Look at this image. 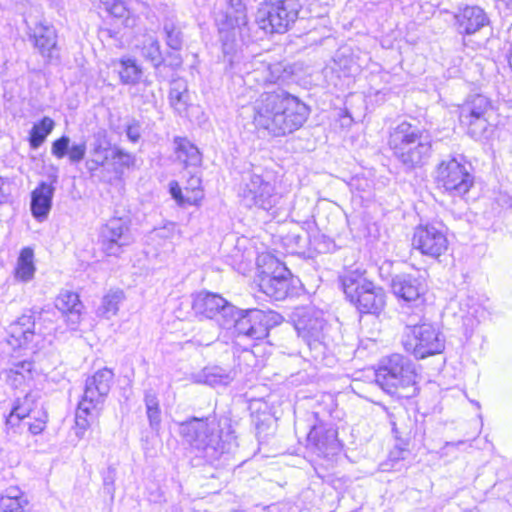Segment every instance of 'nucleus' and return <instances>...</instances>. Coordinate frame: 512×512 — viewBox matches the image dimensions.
Returning a JSON list of instances; mask_svg holds the SVG:
<instances>
[{"mask_svg":"<svg viewBox=\"0 0 512 512\" xmlns=\"http://www.w3.org/2000/svg\"><path fill=\"white\" fill-rule=\"evenodd\" d=\"M178 433L196 456L208 463L215 462L237 446L230 427L224 432L215 418L192 417L179 423Z\"/></svg>","mask_w":512,"mask_h":512,"instance_id":"f03ea898","label":"nucleus"},{"mask_svg":"<svg viewBox=\"0 0 512 512\" xmlns=\"http://www.w3.org/2000/svg\"><path fill=\"white\" fill-rule=\"evenodd\" d=\"M228 61L230 62L231 65H233V59L232 58H229Z\"/></svg>","mask_w":512,"mask_h":512,"instance_id":"13d9d810","label":"nucleus"},{"mask_svg":"<svg viewBox=\"0 0 512 512\" xmlns=\"http://www.w3.org/2000/svg\"><path fill=\"white\" fill-rule=\"evenodd\" d=\"M54 187L46 182H41L31 195V212L39 221L47 218L52 205Z\"/></svg>","mask_w":512,"mask_h":512,"instance_id":"bb28decb","label":"nucleus"},{"mask_svg":"<svg viewBox=\"0 0 512 512\" xmlns=\"http://www.w3.org/2000/svg\"><path fill=\"white\" fill-rule=\"evenodd\" d=\"M99 242L108 256H119L123 248L132 242L129 220L114 217L101 227Z\"/></svg>","mask_w":512,"mask_h":512,"instance_id":"f3484780","label":"nucleus"},{"mask_svg":"<svg viewBox=\"0 0 512 512\" xmlns=\"http://www.w3.org/2000/svg\"><path fill=\"white\" fill-rule=\"evenodd\" d=\"M95 141L93 143L92 154L98 156L102 153H106L109 149V141L104 131L95 134Z\"/></svg>","mask_w":512,"mask_h":512,"instance_id":"a18cd8bd","label":"nucleus"},{"mask_svg":"<svg viewBox=\"0 0 512 512\" xmlns=\"http://www.w3.org/2000/svg\"><path fill=\"white\" fill-rule=\"evenodd\" d=\"M144 402L149 426L153 431L158 432L161 425V410L156 393L153 390H147L145 392Z\"/></svg>","mask_w":512,"mask_h":512,"instance_id":"c9c22d12","label":"nucleus"},{"mask_svg":"<svg viewBox=\"0 0 512 512\" xmlns=\"http://www.w3.org/2000/svg\"><path fill=\"white\" fill-rule=\"evenodd\" d=\"M391 289L398 299L419 306L424 303L427 285L422 278L403 273L392 278Z\"/></svg>","mask_w":512,"mask_h":512,"instance_id":"aec40b11","label":"nucleus"},{"mask_svg":"<svg viewBox=\"0 0 512 512\" xmlns=\"http://www.w3.org/2000/svg\"><path fill=\"white\" fill-rule=\"evenodd\" d=\"M491 110V102L481 94L470 96L460 107L459 119L467 127L468 134L478 140L488 129L487 114Z\"/></svg>","mask_w":512,"mask_h":512,"instance_id":"dca6fc26","label":"nucleus"},{"mask_svg":"<svg viewBox=\"0 0 512 512\" xmlns=\"http://www.w3.org/2000/svg\"><path fill=\"white\" fill-rule=\"evenodd\" d=\"M54 128V121L49 117H44L39 123L35 124L30 131V146L38 148L51 133Z\"/></svg>","mask_w":512,"mask_h":512,"instance_id":"58836bf2","label":"nucleus"},{"mask_svg":"<svg viewBox=\"0 0 512 512\" xmlns=\"http://www.w3.org/2000/svg\"><path fill=\"white\" fill-rule=\"evenodd\" d=\"M170 193L172 197L178 202L180 205L184 204H193V201L190 200V198H185L182 195L181 188L179 187L177 182H171L170 183Z\"/></svg>","mask_w":512,"mask_h":512,"instance_id":"de8ad7c7","label":"nucleus"},{"mask_svg":"<svg viewBox=\"0 0 512 512\" xmlns=\"http://www.w3.org/2000/svg\"><path fill=\"white\" fill-rule=\"evenodd\" d=\"M505 2L508 6L512 7V0H502Z\"/></svg>","mask_w":512,"mask_h":512,"instance_id":"4d7b16f0","label":"nucleus"},{"mask_svg":"<svg viewBox=\"0 0 512 512\" xmlns=\"http://www.w3.org/2000/svg\"><path fill=\"white\" fill-rule=\"evenodd\" d=\"M446 229L441 223L420 224L415 227L412 247L422 255L439 258L448 249Z\"/></svg>","mask_w":512,"mask_h":512,"instance_id":"2eb2a0df","label":"nucleus"},{"mask_svg":"<svg viewBox=\"0 0 512 512\" xmlns=\"http://www.w3.org/2000/svg\"><path fill=\"white\" fill-rule=\"evenodd\" d=\"M34 253L29 247L21 250L16 267V277L22 281H29L35 273Z\"/></svg>","mask_w":512,"mask_h":512,"instance_id":"f704fd0d","label":"nucleus"},{"mask_svg":"<svg viewBox=\"0 0 512 512\" xmlns=\"http://www.w3.org/2000/svg\"><path fill=\"white\" fill-rule=\"evenodd\" d=\"M343 291L361 313H379L385 306L382 288L366 280L357 270L348 271L340 277Z\"/></svg>","mask_w":512,"mask_h":512,"instance_id":"0eeeda50","label":"nucleus"},{"mask_svg":"<svg viewBox=\"0 0 512 512\" xmlns=\"http://www.w3.org/2000/svg\"><path fill=\"white\" fill-rule=\"evenodd\" d=\"M112 484H113V479H109L108 477L104 478L105 486L112 485Z\"/></svg>","mask_w":512,"mask_h":512,"instance_id":"5fc2aeb1","label":"nucleus"},{"mask_svg":"<svg viewBox=\"0 0 512 512\" xmlns=\"http://www.w3.org/2000/svg\"><path fill=\"white\" fill-rule=\"evenodd\" d=\"M283 317L274 311L248 309L241 310L236 322L234 332L251 340H262L269 334V330L282 323Z\"/></svg>","mask_w":512,"mask_h":512,"instance_id":"ddd939ff","label":"nucleus"},{"mask_svg":"<svg viewBox=\"0 0 512 512\" xmlns=\"http://www.w3.org/2000/svg\"><path fill=\"white\" fill-rule=\"evenodd\" d=\"M176 145L175 153L179 161H181L186 167L198 166L202 161L201 153L198 148L192 144L186 138L177 137L174 140Z\"/></svg>","mask_w":512,"mask_h":512,"instance_id":"473e14b6","label":"nucleus"},{"mask_svg":"<svg viewBox=\"0 0 512 512\" xmlns=\"http://www.w3.org/2000/svg\"><path fill=\"white\" fill-rule=\"evenodd\" d=\"M118 73L123 84H136L142 75V70L136 60L122 58L119 62Z\"/></svg>","mask_w":512,"mask_h":512,"instance_id":"4c0bfd02","label":"nucleus"},{"mask_svg":"<svg viewBox=\"0 0 512 512\" xmlns=\"http://www.w3.org/2000/svg\"><path fill=\"white\" fill-rule=\"evenodd\" d=\"M293 321L298 335L306 342L311 357L323 361L333 346L330 326L323 312L314 307H300L293 313Z\"/></svg>","mask_w":512,"mask_h":512,"instance_id":"423d86ee","label":"nucleus"},{"mask_svg":"<svg viewBox=\"0 0 512 512\" xmlns=\"http://www.w3.org/2000/svg\"><path fill=\"white\" fill-rule=\"evenodd\" d=\"M226 1V10L218 12L215 16L225 57L234 52L237 34L243 41L250 38L247 9L243 0Z\"/></svg>","mask_w":512,"mask_h":512,"instance_id":"1a4fd4ad","label":"nucleus"},{"mask_svg":"<svg viewBox=\"0 0 512 512\" xmlns=\"http://www.w3.org/2000/svg\"><path fill=\"white\" fill-rule=\"evenodd\" d=\"M432 137L428 131L407 121L392 126L388 145L394 157L412 170L426 164L432 155Z\"/></svg>","mask_w":512,"mask_h":512,"instance_id":"7ed1b4c3","label":"nucleus"},{"mask_svg":"<svg viewBox=\"0 0 512 512\" xmlns=\"http://www.w3.org/2000/svg\"><path fill=\"white\" fill-rule=\"evenodd\" d=\"M126 135L127 138L133 143L139 141L141 137V126L138 121H133L132 123L127 125Z\"/></svg>","mask_w":512,"mask_h":512,"instance_id":"49530a36","label":"nucleus"},{"mask_svg":"<svg viewBox=\"0 0 512 512\" xmlns=\"http://www.w3.org/2000/svg\"><path fill=\"white\" fill-rule=\"evenodd\" d=\"M405 335L404 348L416 358L423 359L444 349V339L431 324L408 325Z\"/></svg>","mask_w":512,"mask_h":512,"instance_id":"4468645a","label":"nucleus"},{"mask_svg":"<svg viewBox=\"0 0 512 512\" xmlns=\"http://www.w3.org/2000/svg\"><path fill=\"white\" fill-rule=\"evenodd\" d=\"M20 355L9 356L7 364L8 368L1 372L6 382L14 388L21 386L26 379L31 377L33 364L28 360H20Z\"/></svg>","mask_w":512,"mask_h":512,"instance_id":"a878e982","label":"nucleus"},{"mask_svg":"<svg viewBox=\"0 0 512 512\" xmlns=\"http://www.w3.org/2000/svg\"><path fill=\"white\" fill-rule=\"evenodd\" d=\"M32 418H34V422L27 423L28 430L30 431L31 434L38 435L44 430L46 426L47 413L43 411L41 408L39 409L37 414L32 416Z\"/></svg>","mask_w":512,"mask_h":512,"instance_id":"c03bdc74","label":"nucleus"},{"mask_svg":"<svg viewBox=\"0 0 512 512\" xmlns=\"http://www.w3.org/2000/svg\"><path fill=\"white\" fill-rule=\"evenodd\" d=\"M24 420L25 418L12 408L11 412L6 417V427L7 429H15L19 427Z\"/></svg>","mask_w":512,"mask_h":512,"instance_id":"09e8293b","label":"nucleus"},{"mask_svg":"<svg viewBox=\"0 0 512 512\" xmlns=\"http://www.w3.org/2000/svg\"><path fill=\"white\" fill-rule=\"evenodd\" d=\"M87 165H88L89 170H91V171H94L97 169V168H95V164H91L90 161L87 162Z\"/></svg>","mask_w":512,"mask_h":512,"instance_id":"6e6d98bb","label":"nucleus"},{"mask_svg":"<svg viewBox=\"0 0 512 512\" xmlns=\"http://www.w3.org/2000/svg\"><path fill=\"white\" fill-rule=\"evenodd\" d=\"M124 299V293L121 290L110 291L107 293L99 306L97 313L106 319L116 315L119 310V304Z\"/></svg>","mask_w":512,"mask_h":512,"instance_id":"e433bc0d","label":"nucleus"},{"mask_svg":"<svg viewBox=\"0 0 512 512\" xmlns=\"http://www.w3.org/2000/svg\"><path fill=\"white\" fill-rule=\"evenodd\" d=\"M252 66L253 69L247 71L242 77L243 83L249 89L255 86L282 83L288 77V73L281 63L270 64L265 61L255 60Z\"/></svg>","mask_w":512,"mask_h":512,"instance_id":"6ab92c4d","label":"nucleus"},{"mask_svg":"<svg viewBox=\"0 0 512 512\" xmlns=\"http://www.w3.org/2000/svg\"><path fill=\"white\" fill-rule=\"evenodd\" d=\"M169 98L171 105L179 114L186 111L189 95L184 83L174 82L169 93Z\"/></svg>","mask_w":512,"mask_h":512,"instance_id":"ea45409f","label":"nucleus"},{"mask_svg":"<svg viewBox=\"0 0 512 512\" xmlns=\"http://www.w3.org/2000/svg\"><path fill=\"white\" fill-rule=\"evenodd\" d=\"M105 9L113 16L122 18L130 10H139L144 13L149 10L147 2L142 0H100Z\"/></svg>","mask_w":512,"mask_h":512,"instance_id":"2f4dec72","label":"nucleus"},{"mask_svg":"<svg viewBox=\"0 0 512 512\" xmlns=\"http://www.w3.org/2000/svg\"><path fill=\"white\" fill-rule=\"evenodd\" d=\"M226 304V300L219 294L201 291L193 296L192 309L197 316L214 319Z\"/></svg>","mask_w":512,"mask_h":512,"instance_id":"393cba45","label":"nucleus"},{"mask_svg":"<svg viewBox=\"0 0 512 512\" xmlns=\"http://www.w3.org/2000/svg\"><path fill=\"white\" fill-rule=\"evenodd\" d=\"M216 339H217L216 333H208L207 335H205L204 337H202L200 339L195 337L193 342H195L201 346H208L211 343H213Z\"/></svg>","mask_w":512,"mask_h":512,"instance_id":"8fccbe9b","label":"nucleus"},{"mask_svg":"<svg viewBox=\"0 0 512 512\" xmlns=\"http://www.w3.org/2000/svg\"><path fill=\"white\" fill-rule=\"evenodd\" d=\"M38 320L43 322H51L50 313L41 311L37 313ZM36 312L29 311L20 316L17 321L10 324L8 328V338L3 345V352L20 351L22 348H38L40 340L46 334H50L51 329L43 330L41 327L36 328Z\"/></svg>","mask_w":512,"mask_h":512,"instance_id":"6e6552de","label":"nucleus"},{"mask_svg":"<svg viewBox=\"0 0 512 512\" xmlns=\"http://www.w3.org/2000/svg\"><path fill=\"white\" fill-rule=\"evenodd\" d=\"M111 158L115 161L116 164L127 168L132 166L135 161L134 156L131 153L117 146L112 148Z\"/></svg>","mask_w":512,"mask_h":512,"instance_id":"37998d69","label":"nucleus"},{"mask_svg":"<svg viewBox=\"0 0 512 512\" xmlns=\"http://www.w3.org/2000/svg\"><path fill=\"white\" fill-rule=\"evenodd\" d=\"M454 18L457 31L464 35L476 33L489 22L484 10L478 6H466Z\"/></svg>","mask_w":512,"mask_h":512,"instance_id":"4be33fe9","label":"nucleus"},{"mask_svg":"<svg viewBox=\"0 0 512 512\" xmlns=\"http://www.w3.org/2000/svg\"><path fill=\"white\" fill-rule=\"evenodd\" d=\"M163 33L166 45L176 51L182 49L184 34L180 22L175 15H167L163 19Z\"/></svg>","mask_w":512,"mask_h":512,"instance_id":"c756f323","label":"nucleus"},{"mask_svg":"<svg viewBox=\"0 0 512 512\" xmlns=\"http://www.w3.org/2000/svg\"><path fill=\"white\" fill-rule=\"evenodd\" d=\"M136 47L139 49L141 56L151 62L154 67L157 68L163 63L161 46L156 36L144 34Z\"/></svg>","mask_w":512,"mask_h":512,"instance_id":"c85d7f7f","label":"nucleus"},{"mask_svg":"<svg viewBox=\"0 0 512 512\" xmlns=\"http://www.w3.org/2000/svg\"><path fill=\"white\" fill-rule=\"evenodd\" d=\"M416 377L413 362L401 354L384 359L375 372V382L383 391L406 399L418 393Z\"/></svg>","mask_w":512,"mask_h":512,"instance_id":"39448f33","label":"nucleus"},{"mask_svg":"<svg viewBox=\"0 0 512 512\" xmlns=\"http://www.w3.org/2000/svg\"><path fill=\"white\" fill-rule=\"evenodd\" d=\"M307 445L319 456H333L339 451L337 431L323 425L313 426L307 436Z\"/></svg>","mask_w":512,"mask_h":512,"instance_id":"412c9836","label":"nucleus"},{"mask_svg":"<svg viewBox=\"0 0 512 512\" xmlns=\"http://www.w3.org/2000/svg\"><path fill=\"white\" fill-rule=\"evenodd\" d=\"M235 376V371L219 366L207 367L202 372L203 382L210 386L228 385Z\"/></svg>","mask_w":512,"mask_h":512,"instance_id":"72a5a7b5","label":"nucleus"},{"mask_svg":"<svg viewBox=\"0 0 512 512\" xmlns=\"http://www.w3.org/2000/svg\"><path fill=\"white\" fill-rule=\"evenodd\" d=\"M200 183H201L200 178L196 177V176H192L189 180V184H190L192 190L197 191V194L200 192V190H199Z\"/></svg>","mask_w":512,"mask_h":512,"instance_id":"603ef678","label":"nucleus"},{"mask_svg":"<svg viewBox=\"0 0 512 512\" xmlns=\"http://www.w3.org/2000/svg\"><path fill=\"white\" fill-rule=\"evenodd\" d=\"M435 179L452 197H463L474 185L471 165L461 155L442 160L437 165Z\"/></svg>","mask_w":512,"mask_h":512,"instance_id":"9d476101","label":"nucleus"},{"mask_svg":"<svg viewBox=\"0 0 512 512\" xmlns=\"http://www.w3.org/2000/svg\"><path fill=\"white\" fill-rule=\"evenodd\" d=\"M37 406V395L27 393L23 398H18L12 408L26 419L32 418L33 415L37 414L39 411L37 410Z\"/></svg>","mask_w":512,"mask_h":512,"instance_id":"79ce46f5","label":"nucleus"},{"mask_svg":"<svg viewBox=\"0 0 512 512\" xmlns=\"http://www.w3.org/2000/svg\"><path fill=\"white\" fill-rule=\"evenodd\" d=\"M270 267L274 266L272 272L263 271L260 279V290L274 300H283L290 289L291 272L280 262L269 257Z\"/></svg>","mask_w":512,"mask_h":512,"instance_id":"a211bd4d","label":"nucleus"},{"mask_svg":"<svg viewBox=\"0 0 512 512\" xmlns=\"http://www.w3.org/2000/svg\"><path fill=\"white\" fill-rule=\"evenodd\" d=\"M298 12L296 0H270L258 8L255 21L267 33H283L296 21Z\"/></svg>","mask_w":512,"mask_h":512,"instance_id":"9b49d317","label":"nucleus"},{"mask_svg":"<svg viewBox=\"0 0 512 512\" xmlns=\"http://www.w3.org/2000/svg\"><path fill=\"white\" fill-rule=\"evenodd\" d=\"M108 160V155L106 153H102L98 156H94V158L90 161L91 164H95V168L100 166H104Z\"/></svg>","mask_w":512,"mask_h":512,"instance_id":"3c124183","label":"nucleus"},{"mask_svg":"<svg viewBox=\"0 0 512 512\" xmlns=\"http://www.w3.org/2000/svg\"><path fill=\"white\" fill-rule=\"evenodd\" d=\"M114 382V373L109 368L96 371L85 381L84 393L75 414V434L82 439L85 431L100 414Z\"/></svg>","mask_w":512,"mask_h":512,"instance_id":"20e7f679","label":"nucleus"},{"mask_svg":"<svg viewBox=\"0 0 512 512\" xmlns=\"http://www.w3.org/2000/svg\"><path fill=\"white\" fill-rule=\"evenodd\" d=\"M240 313L241 310H238L234 305L226 301V304L219 310L218 315L214 319H216L220 328L234 329Z\"/></svg>","mask_w":512,"mask_h":512,"instance_id":"a19ab883","label":"nucleus"},{"mask_svg":"<svg viewBox=\"0 0 512 512\" xmlns=\"http://www.w3.org/2000/svg\"><path fill=\"white\" fill-rule=\"evenodd\" d=\"M239 197L244 206L271 210L279 201L274 184L257 173H248L243 177Z\"/></svg>","mask_w":512,"mask_h":512,"instance_id":"f8f14e48","label":"nucleus"},{"mask_svg":"<svg viewBox=\"0 0 512 512\" xmlns=\"http://www.w3.org/2000/svg\"><path fill=\"white\" fill-rule=\"evenodd\" d=\"M246 109L251 111L255 127L274 137L298 130L310 114L304 102L281 88L263 92Z\"/></svg>","mask_w":512,"mask_h":512,"instance_id":"f257e3e1","label":"nucleus"},{"mask_svg":"<svg viewBox=\"0 0 512 512\" xmlns=\"http://www.w3.org/2000/svg\"><path fill=\"white\" fill-rule=\"evenodd\" d=\"M30 40L43 58L52 60L57 57V33L52 25L37 24L30 35Z\"/></svg>","mask_w":512,"mask_h":512,"instance_id":"5701e85b","label":"nucleus"},{"mask_svg":"<svg viewBox=\"0 0 512 512\" xmlns=\"http://www.w3.org/2000/svg\"><path fill=\"white\" fill-rule=\"evenodd\" d=\"M55 307L66 316L67 325L71 330H75L80 323L82 303L75 292L62 291L55 300Z\"/></svg>","mask_w":512,"mask_h":512,"instance_id":"b1692460","label":"nucleus"},{"mask_svg":"<svg viewBox=\"0 0 512 512\" xmlns=\"http://www.w3.org/2000/svg\"><path fill=\"white\" fill-rule=\"evenodd\" d=\"M86 142L74 143L70 145V138L66 135L56 139L51 146V153L58 159L68 156L71 163L81 162L86 155Z\"/></svg>","mask_w":512,"mask_h":512,"instance_id":"cd10ccee","label":"nucleus"},{"mask_svg":"<svg viewBox=\"0 0 512 512\" xmlns=\"http://www.w3.org/2000/svg\"><path fill=\"white\" fill-rule=\"evenodd\" d=\"M3 185H4V180L2 177H0V203H2L4 200V193L2 191Z\"/></svg>","mask_w":512,"mask_h":512,"instance_id":"864d4df0","label":"nucleus"},{"mask_svg":"<svg viewBox=\"0 0 512 512\" xmlns=\"http://www.w3.org/2000/svg\"><path fill=\"white\" fill-rule=\"evenodd\" d=\"M28 503L27 497L17 486L6 488L0 497V507L3 512H24Z\"/></svg>","mask_w":512,"mask_h":512,"instance_id":"7c9ffc66","label":"nucleus"}]
</instances>
